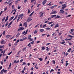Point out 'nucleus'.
<instances>
[{"label":"nucleus","instance_id":"79ce46f5","mask_svg":"<svg viewBox=\"0 0 74 74\" xmlns=\"http://www.w3.org/2000/svg\"><path fill=\"white\" fill-rule=\"evenodd\" d=\"M34 34H36V33H37V31L36 30L34 32Z\"/></svg>","mask_w":74,"mask_h":74},{"label":"nucleus","instance_id":"4d7b16f0","mask_svg":"<svg viewBox=\"0 0 74 74\" xmlns=\"http://www.w3.org/2000/svg\"><path fill=\"white\" fill-rule=\"evenodd\" d=\"M18 1L16 0V1H15V3H16V4L17 3H18Z\"/></svg>","mask_w":74,"mask_h":74},{"label":"nucleus","instance_id":"7ed1b4c3","mask_svg":"<svg viewBox=\"0 0 74 74\" xmlns=\"http://www.w3.org/2000/svg\"><path fill=\"white\" fill-rule=\"evenodd\" d=\"M24 29V28L23 27H21L20 28H19L18 30V31H20L21 30V31L22 30H23Z\"/></svg>","mask_w":74,"mask_h":74},{"label":"nucleus","instance_id":"338daca9","mask_svg":"<svg viewBox=\"0 0 74 74\" xmlns=\"http://www.w3.org/2000/svg\"><path fill=\"white\" fill-rule=\"evenodd\" d=\"M40 42V41H38L37 42V44H38V43H39V42Z\"/></svg>","mask_w":74,"mask_h":74},{"label":"nucleus","instance_id":"72a5a7b5","mask_svg":"<svg viewBox=\"0 0 74 74\" xmlns=\"http://www.w3.org/2000/svg\"><path fill=\"white\" fill-rule=\"evenodd\" d=\"M8 25V22H7L5 24V27H7Z\"/></svg>","mask_w":74,"mask_h":74},{"label":"nucleus","instance_id":"dca6fc26","mask_svg":"<svg viewBox=\"0 0 74 74\" xmlns=\"http://www.w3.org/2000/svg\"><path fill=\"white\" fill-rule=\"evenodd\" d=\"M28 39L29 40V41H33V39L31 38L28 37Z\"/></svg>","mask_w":74,"mask_h":74},{"label":"nucleus","instance_id":"f03ea898","mask_svg":"<svg viewBox=\"0 0 74 74\" xmlns=\"http://www.w3.org/2000/svg\"><path fill=\"white\" fill-rule=\"evenodd\" d=\"M28 31V30H27L25 32V31H24L22 33V34H24V35H26V34L27 33V32Z\"/></svg>","mask_w":74,"mask_h":74},{"label":"nucleus","instance_id":"39448f33","mask_svg":"<svg viewBox=\"0 0 74 74\" xmlns=\"http://www.w3.org/2000/svg\"><path fill=\"white\" fill-rule=\"evenodd\" d=\"M47 2V0H44L42 2L43 5H45Z\"/></svg>","mask_w":74,"mask_h":74},{"label":"nucleus","instance_id":"4468645a","mask_svg":"<svg viewBox=\"0 0 74 74\" xmlns=\"http://www.w3.org/2000/svg\"><path fill=\"white\" fill-rule=\"evenodd\" d=\"M60 18V16H59V15H57V17H55V19H56V18Z\"/></svg>","mask_w":74,"mask_h":74},{"label":"nucleus","instance_id":"de8ad7c7","mask_svg":"<svg viewBox=\"0 0 74 74\" xmlns=\"http://www.w3.org/2000/svg\"><path fill=\"white\" fill-rule=\"evenodd\" d=\"M11 64H12L11 63H10V64L9 68H10V67H11Z\"/></svg>","mask_w":74,"mask_h":74},{"label":"nucleus","instance_id":"9d476101","mask_svg":"<svg viewBox=\"0 0 74 74\" xmlns=\"http://www.w3.org/2000/svg\"><path fill=\"white\" fill-rule=\"evenodd\" d=\"M12 22H13V21H12L9 23V24L8 25V27H9V26H11V24H12Z\"/></svg>","mask_w":74,"mask_h":74},{"label":"nucleus","instance_id":"bf43d9fd","mask_svg":"<svg viewBox=\"0 0 74 74\" xmlns=\"http://www.w3.org/2000/svg\"><path fill=\"white\" fill-rule=\"evenodd\" d=\"M14 18V16H12V17L10 18V19L12 20V19H13V18Z\"/></svg>","mask_w":74,"mask_h":74},{"label":"nucleus","instance_id":"052dcab7","mask_svg":"<svg viewBox=\"0 0 74 74\" xmlns=\"http://www.w3.org/2000/svg\"><path fill=\"white\" fill-rule=\"evenodd\" d=\"M23 59H22L21 60H20V62H23Z\"/></svg>","mask_w":74,"mask_h":74},{"label":"nucleus","instance_id":"a211bd4d","mask_svg":"<svg viewBox=\"0 0 74 74\" xmlns=\"http://www.w3.org/2000/svg\"><path fill=\"white\" fill-rule=\"evenodd\" d=\"M44 30L43 29H40V31L41 32H44Z\"/></svg>","mask_w":74,"mask_h":74},{"label":"nucleus","instance_id":"f8f14e48","mask_svg":"<svg viewBox=\"0 0 74 74\" xmlns=\"http://www.w3.org/2000/svg\"><path fill=\"white\" fill-rule=\"evenodd\" d=\"M8 16H7L5 21V22H7V21L8 20Z\"/></svg>","mask_w":74,"mask_h":74},{"label":"nucleus","instance_id":"a878e982","mask_svg":"<svg viewBox=\"0 0 74 74\" xmlns=\"http://www.w3.org/2000/svg\"><path fill=\"white\" fill-rule=\"evenodd\" d=\"M35 1H36V0H31V3H34Z\"/></svg>","mask_w":74,"mask_h":74},{"label":"nucleus","instance_id":"e433bc0d","mask_svg":"<svg viewBox=\"0 0 74 74\" xmlns=\"http://www.w3.org/2000/svg\"><path fill=\"white\" fill-rule=\"evenodd\" d=\"M0 46L1 47V48H4V45Z\"/></svg>","mask_w":74,"mask_h":74},{"label":"nucleus","instance_id":"864d4df0","mask_svg":"<svg viewBox=\"0 0 74 74\" xmlns=\"http://www.w3.org/2000/svg\"><path fill=\"white\" fill-rule=\"evenodd\" d=\"M71 32H74V29H71Z\"/></svg>","mask_w":74,"mask_h":74},{"label":"nucleus","instance_id":"09e8293b","mask_svg":"<svg viewBox=\"0 0 74 74\" xmlns=\"http://www.w3.org/2000/svg\"><path fill=\"white\" fill-rule=\"evenodd\" d=\"M12 53V51H11L8 54V55H11V54Z\"/></svg>","mask_w":74,"mask_h":74},{"label":"nucleus","instance_id":"680f3d73","mask_svg":"<svg viewBox=\"0 0 74 74\" xmlns=\"http://www.w3.org/2000/svg\"><path fill=\"white\" fill-rule=\"evenodd\" d=\"M34 41H32L31 43H32V44H33V43H34Z\"/></svg>","mask_w":74,"mask_h":74},{"label":"nucleus","instance_id":"5701e85b","mask_svg":"<svg viewBox=\"0 0 74 74\" xmlns=\"http://www.w3.org/2000/svg\"><path fill=\"white\" fill-rule=\"evenodd\" d=\"M33 14H34V12H32L29 15V16H31Z\"/></svg>","mask_w":74,"mask_h":74},{"label":"nucleus","instance_id":"bb28decb","mask_svg":"<svg viewBox=\"0 0 74 74\" xmlns=\"http://www.w3.org/2000/svg\"><path fill=\"white\" fill-rule=\"evenodd\" d=\"M71 48H70L68 50V52H70V51H71Z\"/></svg>","mask_w":74,"mask_h":74},{"label":"nucleus","instance_id":"6e6552de","mask_svg":"<svg viewBox=\"0 0 74 74\" xmlns=\"http://www.w3.org/2000/svg\"><path fill=\"white\" fill-rule=\"evenodd\" d=\"M24 25H25V27H27V24L25 22V23H24Z\"/></svg>","mask_w":74,"mask_h":74},{"label":"nucleus","instance_id":"0e129e2a","mask_svg":"<svg viewBox=\"0 0 74 74\" xmlns=\"http://www.w3.org/2000/svg\"><path fill=\"white\" fill-rule=\"evenodd\" d=\"M23 39H21L20 40V41H23Z\"/></svg>","mask_w":74,"mask_h":74},{"label":"nucleus","instance_id":"ea45409f","mask_svg":"<svg viewBox=\"0 0 74 74\" xmlns=\"http://www.w3.org/2000/svg\"><path fill=\"white\" fill-rule=\"evenodd\" d=\"M26 47L23 48V51H25V50H26Z\"/></svg>","mask_w":74,"mask_h":74},{"label":"nucleus","instance_id":"393cba45","mask_svg":"<svg viewBox=\"0 0 74 74\" xmlns=\"http://www.w3.org/2000/svg\"><path fill=\"white\" fill-rule=\"evenodd\" d=\"M53 22H49L48 23L49 25H51V24H52V23H53Z\"/></svg>","mask_w":74,"mask_h":74},{"label":"nucleus","instance_id":"c85d7f7f","mask_svg":"<svg viewBox=\"0 0 74 74\" xmlns=\"http://www.w3.org/2000/svg\"><path fill=\"white\" fill-rule=\"evenodd\" d=\"M53 26H55V23H53V24L51 25L50 26L51 27H52Z\"/></svg>","mask_w":74,"mask_h":74},{"label":"nucleus","instance_id":"c9c22d12","mask_svg":"<svg viewBox=\"0 0 74 74\" xmlns=\"http://www.w3.org/2000/svg\"><path fill=\"white\" fill-rule=\"evenodd\" d=\"M46 29L47 30H50V28H49V27H47V28H46Z\"/></svg>","mask_w":74,"mask_h":74},{"label":"nucleus","instance_id":"4be33fe9","mask_svg":"<svg viewBox=\"0 0 74 74\" xmlns=\"http://www.w3.org/2000/svg\"><path fill=\"white\" fill-rule=\"evenodd\" d=\"M33 14H34V12H32L29 15V16H31Z\"/></svg>","mask_w":74,"mask_h":74},{"label":"nucleus","instance_id":"20e7f679","mask_svg":"<svg viewBox=\"0 0 74 74\" xmlns=\"http://www.w3.org/2000/svg\"><path fill=\"white\" fill-rule=\"evenodd\" d=\"M57 13V12L56 11H53V12H51L50 13V14H56Z\"/></svg>","mask_w":74,"mask_h":74},{"label":"nucleus","instance_id":"2eb2a0df","mask_svg":"<svg viewBox=\"0 0 74 74\" xmlns=\"http://www.w3.org/2000/svg\"><path fill=\"white\" fill-rule=\"evenodd\" d=\"M59 24H57V25H56V26H55L54 28H56V27H59V26L58 25Z\"/></svg>","mask_w":74,"mask_h":74},{"label":"nucleus","instance_id":"3c124183","mask_svg":"<svg viewBox=\"0 0 74 74\" xmlns=\"http://www.w3.org/2000/svg\"><path fill=\"white\" fill-rule=\"evenodd\" d=\"M23 39V40H26L27 39V37H25Z\"/></svg>","mask_w":74,"mask_h":74},{"label":"nucleus","instance_id":"cd10ccee","mask_svg":"<svg viewBox=\"0 0 74 74\" xmlns=\"http://www.w3.org/2000/svg\"><path fill=\"white\" fill-rule=\"evenodd\" d=\"M38 59L40 60V61H42V59L41 58H38Z\"/></svg>","mask_w":74,"mask_h":74},{"label":"nucleus","instance_id":"8fccbe9b","mask_svg":"<svg viewBox=\"0 0 74 74\" xmlns=\"http://www.w3.org/2000/svg\"><path fill=\"white\" fill-rule=\"evenodd\" d=\"M6 71H7V70H4V71H3V72L4 73H6Z\"/></svg>","mask_w":74,"mask_h":74},{"label":"nucleus","instance_id":"1a4fd4ad","mask_svg":"<svg viewBox=\"0 0 74 74\" xmlns=\"http://www.w3.org/2000/svg\"><path fill=\"white\" fill-rule=\"evenodd\" d=\"M56 6H57V5L53 6L51 7H50V8H51V9H52L54 7H56Z\"/></svg>","mask_w":74,"mask_h":74},{"label":"nucleus","instance_id":"e2e57ef3","mask_svg":"<svg viewBox=\"0 0 74 74\" xmlns=\"http://www.w3.org/2000/svg\"><path fill=\"white\" fill-rule=\"evenodd\" d=\"M31 44V42H30L28 45L27 46H29V45H30V44Z\"/></svg>","mask_w":74,"mask_h":74},{"label":"nucleus","instance_id":"c756f323","mask_svg":"<svg viewBox=\"0 0 74 74\" xmlns=\"http://www.w3.org/2000/svg\"><path fill=\"white\" fill-rule=\"evenodd\" d=\"M69 37L70 38H72V37H73V36H72L71 35H68Z\"/></svg>","mask_w":74,"mask_h":74},{"label":"nucleus","instance_id":"aec40b11","mask_svg":"<svg viewBox=\"0 0 74 74\" xmlns=\"http://www.w3.org/2000/svg\"><path fill=\"white\" fill-rule=\"evenodd\" d=\"M27 22H29L30 21V18H29L27 20Z\"/></svg>","mask_w":74,"mask_h":74},{"label":"nucleus","instance_id":"49530a36","mask_svg":"<svg viewBox=\"0 0 74 74\" xmlns=\"http://www.w3.org/2000/svg\"><path fill=\"white\" fill-rule=\"evenodd\" d=\"M2 14H3V11H1V13H0V16H1Z\"/></svg>","mask_w":74,"mask_h":74},{"label":"nucleus","instance_id":"423d86ee","mask_svg":"<svg viewBox=\"0 0 74 74\" xmlns=\"http://www.w3.org/2000/svg\"><path fill=\"white\" fill-rule=\"evenodd\" d=\"M60 13H61V14H63L64 12V11H63V10H60Z\"/></svg>","mask_w":74,"mask_h":74},{"label":"nucleus","instance_id":"f257e3e1","mask_svg":"<svg viewBox=\"0 0 74 74\" xmlns=\"http://www.w3.org/2000/svg\"><path fill=\"white\" fill-rule=\"evenodd\" d=\"M23 16H24L23 14H21L18 16L19 17L21 18V19H22V18H23Z\"/></svg>","mask_w":74,"mask_h":74},{"label":"nucleus","instance_id":"6ab92c4d","mask_svg":"<svg viewBox=\"0 0 74 74\" xmlns=\"http://www.w3.org/2000/svg\"><path fill=\"white\" fill-rule=\"evenodd\" d=\"M61 44H64V43H65V42H64V40H63L62 42H60Z\"/></svg>","mask_w":74,"mask_h":74},{"label":"nucleus","instance_id":"c03bdc74","mask_svg":"<svg viewBox=\"0 0 74 74\" xmlns=\"http://www.w3.org/2000/svg\"><path fill=\"white\" fill-rule=\"evenodd\" d=\"M49 44H51L50 43H47L46 44V45L47 46V45H49Z\"/></svg>","mask_w":74,"mask_h":74},{"label":"nucleus","instance_id":"774afa93","mask_svg":"<svg viewBox=\"0 0 74 74\" xmlns=\"http://www.w3.org/2000/svg\"><path fill=\"white\" fill-rule=\"evenodd\" d=\"M34 69V68H33V67H32L31 69V70H33Z\"/></svg>","mask_w":74,"mask_h":74},{"label":"nucleus","instance_id":"603ef678","mask_svg":"<svg viewBox=\"0 0 74 74\" xmlns=\"http://www.w3.org/2000/svg\"><path fill=\"white\" fill-rule=\"evenodd\" d=\"M68 65H69V63H67L66 64V66H67Z\"/></svg>","mask_w":74,"mask_h":74},{"label":"nucleus","instance_id":"69168bd1","mask_svg":"<svg viewBox=\"0 0 74 74\" xmlns=\"http://www.w3.org/2000/svg\"><path fill=\"white\" fill-rule=\"evenodd\" d=\"M69 45H70V46L71 45V44H72L71 43L69 42Z\"/></svg>","mask_w":74,"mask_h":74},{"label":"nucleus","instance_id":"4c0bfd02","mask_svg":"<svg viewBox=\"0 0 74 74\" xmlns=\"http://www.w3.org/2000/svg\"><path fill=\"white\" fill-rule=\"evenodd\" d=\"M71 16V15H69L68 16H66V17H70Z\"/></svg>","mask_w":74,"mask_h":74},{"label":"nucleus","instance_id":"b1692460","mask_svg":"<svg viewBox=\"0 0 74 74\" xmlns=\"http://www.w3.org/2000/svg\"><path fill=\"white\" fill-rule=\"evenodd\" d=\"M20 19V17L18 16V18L17 19V22Z\"/></svg>","mask_w":74,"mask_h":74},{"label":"nucleus","instance_id":"473e14b6","mask_svg":"<svg viewBox=\"0 0 74 74\" xmlns=\"http://www.w3.org/2000/svg\"><path fill=\"white\" fill-rule=\"evenodd\" d=\"M30 12V10L28 9V14H29Z\"/></svg>","mask_w":74,"mask_h":74},{"label":"nucleus","instance_id":"58836bf2","mask_svg":"<svg viewBox=\"0 0 74 74\" xmlns=\"http://www.w3.org/2000/svg\"><path fill=\"white\" fill-rule=\"evenodd\" d=\"M53 64H55V60H53Z\"/></svg>","mask_w":74,"mask_h":74},{"label":"nucleus","instance_id":"412c9836","mask_svg":"<svg viewBox=\"0 0 74 74\" xmlns=\"http://www.w3.org/2000/svg\"><path fill=\"white\" fill-rule=\"evenodd\" d=\"M42 50L43 51L44 49H45V48L44 47H42Z\"/></svg>","mask_w":74,"mask_h":74},{"label":"nucleus","instance_id":"9b49d317","mask_svg":"<svg viewBox=\"0 0 74 74\" xmlns=\"http://www.w3.org/2000/svg\"><path fill=\"white\" fill-rule=\"evenodd\" d=\"M56 16V15H53L51 16V18H54V17H55V16Z\"/></svg>","mask_w":74,"mask_h":74},{"label":"nucleus","instance_id":"2f4dec72","mask_svg":"<svg viewBox=\"0 0 74 74\" xmlns=\"http://www.w3.org/2000/svg\"><path fill=\"white\" fill-rule=\"evenodd\" d=\"M62 7H64V8H66L67 7L66 5H62Z\"/></svg>","mask_w":74,"mask_h":74},{"label":"nucleus","instance_id":"a19ab883","mask_svg":"<svg viewBox=\"0 0 74 74\" xmlns=\"http://www.w3.org/2000/svg\"><path fill=\"white\" fill-rule=\"evenodd\" d=\"M5 31H4L3 33V36H5Z\"/></svg>","mask_w":74,"mask_h":74},{"label":"nucleus","instance_id":"f704fd0d","mask_svg":"<svg viewBox=\"0 0 74 74\" xmlns=\"http://www.w3.org/2000/svg\"><path fill=\"white\" fill-rule=\"evenodd\" d=\"M52 36H56V34H55V33H53L52 34Z\"/></svg>","mask_w":74,"mask_h":74},{"label":"nucleus","instance_id":"f3484780","mask_svg":"<svg viewBox=\"0 0 74 74\" xmlns=\"http://www.w3.org/2000/svg\"><path fill=\"white\" fill-rule=\"evenodd\" d=\"M3 71H4V69H3V70H2L1 71V74H3Z\"/></svg>","mask_w":74,"mask_h":74},{"label":"nucleus","instance_id":"6e6d98bb","mask_svg":"<svg viewBox=\"0 0 74 74\" xmlns=\"http://www.w3.org/2000/svg\"><path fill=\"white\" fill-rule=\"evenodd\" d=\"M21 73L22 74H23V73H24V70H23L21 71Z\"/></svg>","mask_w":74,"mask_h":74},{"label":"nucleus","instance_id":"7c9ffc66","mask_svg":"<svg viewBox=\"0 0 74 74\" xmlns=\"http://www.w3.org/2000/svg\"><path fill=\"white\" fill-rule=\"evenodd\" d=\"M25 64H26V63L24 62L23 63V64H22V65H25Z\"/></svg>","mask_w":74,"mask_h":74},{"label":"nucleus","instance_id":"0eeeda50","mask_svg":"<svg viewBox=\"0 0 74 74\" xmlns=\"http://www.w3.org/2000/svg\"><path fill=\"white\" fill-rule=\"evenodd\" d=\"M10 37H11V36L10 35H8L6 36V38H10Z\"/></svg>","mask_w":74,"mask_h":74},{"label":"nucleus","instance_id":"5fc2aeb1","mask_svg":"<svg viewBox=\"0 0 74 74\" xmlns=\"http://www.w3.org/2000/svg\"><path fill=\"white\" fill-rule=\"evenodd\" d=\"M19 41V40H18L16 42V43H18Z\"/></svg>","mask_w":74,"mask_h":74},{"label":"nucleus","instance_id":"a18cd8bd","mask_svg":"<svg viewBox=\"0 0 74 74\" xmlns=\"http://www.w3.org/2000/svg\"><path fill=\"white\" fill-rule=\"evenodd\" d=\"M5 17H4L2 19V21H4V20H5Z\"/></svg>","mask_w":74,"mask_h":74},{"label":"nucleus","instance_id":"ddd939ff","mask_svg":"<svg viewBox=\"0 0 74 74\" xmlns=\"http://www.w3.org/2000/svg\"><path fill=\"white\" fill-rule=\"evenodd\" d=\"M4 40H2L1 42V44H4Z\"/></svg>","mask_w":74,"mask_h":74},{"label":"nucleus","instance_id":"37998d69","mask_svg":"<svg viewBox=\"0 0 74 74\" xmlns=\"http://www.w3.org/2000/svg\"><path fill=\"white\" fill-rule=\"evenodd\" d=\"M43 14H44V13H42L41 14V15H40V17H41V16H43Z\"/></svg>","mask_w":74,"mask_h":74},{"label":"nucleus","instance_id":"13d9d810","mask_svg":"<svg viewBox=\"0 0 74 74\" xmlns=\"http://www.w3.org/2000/svg\"><path fill=\"white\" fill-rule=\"evenodd\" d=\"M16 36L17 37H19V34H18L17 35H16Z\"/></svg>","mask_w":74,"mask_h":74}]
</instances>
